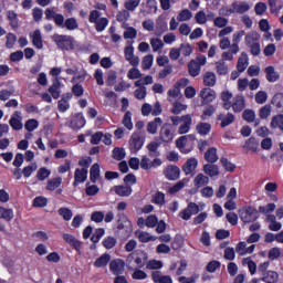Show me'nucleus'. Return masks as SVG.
Listing matches in <instances>:
<instances>
[{"label": "nucleus", "mask_w": 283, "mask_h": 283, "mask_svg": "<svg viewBox=\"0 0 283 283\" xmlns=\"http://www.w3.org/2000/svg\"><path fill=\"white\" fill-rule=\"evenodd\" d=\"M243 120H247V123H254L255 122V111L253 109H245L242 114Z\"/></svg>", "instance_id": "680f3d73"}, {"label": "nucleus", "mask_w": 283, "mask_h": 283, "mask_svg": "<svg viewBox=\"0 0 283 283\" xmlns=\"http://www.w3.org/2000/svg\"><path fill=\"white\" fill-rule=\"evenodd\" d=\"M202 67H200V64H198V61L196 60H191L188 63V72L190 74V76H192L193 78H196V76L200 75Z\"/></svg>", "instance_id": "c85d7f7f"}, {"label": "nucleus", "mask_w": 283, "mask_h": 283, "mask_svg": "<svg viewBox=\"0 0 283 283\" xmlns=\"http://www.w3.org/2000/svg\"><path fill=\"white\" fill-rule=\"evenodd\" d=\"M14 218V211L10 208L0 206V219L6 220V222H12Z\"/></svg>", "instance_id": "2f4dec72"}, {"label": "nucleus", "mask_w": 283, "mask_h": 283, "mask_svg": "<svg viewBox=\"0 0 283 283\" xmlns=\"http://www.w3.org/2000/svg\"><path fill=\"white\" fill-rule=\"evenodd\" d=\"M122 123H123L124 127H126V129H128L129 132H132V129H134V123H132V112L127 111L125 113Z\"/></svg>", "instance_id": "3c124183"}, {"label": "nucleus", "mask_w": 283, "mask_h": 283, "mask_svg": "<svg viewBox=\"0 0 283 283\" xmlns=\"http://www.w3.org/2000/svg\"><path fill=\"white\" fill-rule=\"evenodd\" d=\"M10 127L14 129V132H21L23 129V123H21V113L15 111L9 120Z\"/></svg>", "instance_id": "2eb2a0df"}, {"label": "nucleus", "mask_w": 283, "mask_h": 283, "mask_svg": "<svg viewBox=\"0 0 283 283\" xmlns=\"http://www.w3.org/2000/svg\"><path fill=\"white\" fill-rule=\"evenodd\" d=\"M261 280L265 283H276L280 280V274H277V272L275 271L269 270L263 274V277Z\"/></svg>", "instance_id": "c9c22d12"}, {"label": "nucleus", "mask_w": 283, "mask_h": 283, "mask_svg": "<svg viewBox=\"0 0 283 283\" xmlns=\"http://www.w3.org/2000/svg\"><path fill=\"white\" fill-rule=\"evenodd\" d=\"M101 178V165L98 163L94 164L90 169V180L94 185H96V181Z\"/></svg>", "instance_id": "72a5a7b5"}, {"label": "nucleus", "mask_w": 283, "mask_h": 283, "mask_svg": "<svg viewBox=\"0 0 283 283\" xmlns=\"http://www.w3.org/2000/svg\"><path fill=\"white\" fill-rule=\"evenodd\" d=\"M85 116L83 115V113H76L70 124L69 127H71V129H73V132H78V129H83V127H85Z\"/></svg>", "instance_id": "1a4fd4ad"}, {"label": "nucleus", "mask_w": 283, "mask_h": 283, "mask_svg": "<svg viewBox=\"0 0 283 283\" xmlns=\"http://www.w3.org/2000/svg\"><path fill=\"white\" fill-rule=\"evenodd\" d=\"M52 171L45 167H41L38 172H36V178L38 180H40L41 182H43V180H46V178H50Z\"/></svg>", "instance_id": "09e8293b"}, {"label": "nucleus", "mask_w": 283, "mask_h": 283, "mask_svg": "<svg viewBox=\"0 0 283 283\" xmlns=\"http://www.w3.org/2000/svg\"><path fill=\"white\" fill-rule=\"evenodd\" d=\"M164 176L167 180H178L180 178V168L176 165H168L164 169Z\"/></svg>", "instance_id": "9b49d317"}, {"label": "nucleus", "mask_w": 283, "mask_h": 283, "mask_svg": "<svg viewBox=\"0 0 283 283\" xmlns=\"http://www.w3.org/2000/svg\"><path fill=\"white\" fill-rule=\"evenodd\" d=\"M59 216L63 217V220H65L66 222H70V220H72V217L74 216L72 213V210H70V208H65L62 207L57 210Z\"/></svg>", "instance_id": "5fc2aeb1"}, {"label": "nucleus", "mask_w": 283, "mask_h": 283, "mask_svg": "<svg viewBox=\"0 0 283 283\" xmlns=\"http://www.w3.org/2000/svg\"><path fill=\"white\" fill-rule=\"evenodd\" d=\"M151 65H154V55L148 54L144 56L142 61L143 70H151Z\"/></svg>", "instance_id": "13d9d810"}, {"label": "nucleus", "mask_w": 283, "mask_h": 283, "mask_svg": "<svg viewBox=\"0 0 283 283\" xmlns=\"http://www.w3.org/2000/svg\"><path fill=\"white\" fill-rule=\"evenodd\" d=\"M63 240L64 242H66V244L70 245L71 249H74L75 251H77V253H81L82 243L78 239H76V237L70 233H64Z\"/></svg>", "instance_id": "ddd939ff"}, {"label": "nucleus", "mask_w": 283, "mask_h": 283, "mask_svg": "<svg viewBox=\"0 0 283 283\" xmlns=\"http://www.w3.org/2000/svg\"><path fill=\"white\" fill-rule=\"evenodd\" d=\"M107 25H109V20H107V18H99L95 23V30L96 32H104Z\"/></svg>", "instance_id": "603ef678"}, {"label": "nucleus", "mask_w": 283, "mask_h": 283, "mask_svg": "<svg viewBox=\"0 0 283 283\" xmlns=\"http://www.w3.org/2000/svg\"><path fill=\"white\" fill-rule=\"evenodd\" d=\"M197 213H200V206L196 202H190L187 208L179 213V217L181 220H191V216H197Z\"/></svg>", "instance_id": "0eeeda50"}, {"label": "nucleus", "mask_w": 283, "mask_h": 283, "mask_svg": "<svg viewBox=\"0 0 283 283\" xmlns=\"http://www.w3.org/2000/svg\"><path fill=\"white\" fill-rule=\"evenodd\" d=\"M160 147V144L158 142H150L146 148L148 149V156L149 158H160V150H158Z\"/></svg>", "instance_id": "4be33fe9"}, {"label": "nucleus", "mask_w": 283, "mask_h": 283, "mask_svg": "<svg viewBox=\"0 0 283 283\" xmlns=\"http://www.w3.org/2000/svg\"><path fill=\"white\" fill-rule=\"evenodd\" d=\"M163 165V159L155 158L153 161L149 160V157L143 156L139 161V166L144 171H149V169H158Z\"/></svg>", "instance_id": "423d86ee"}, {"label": "nucleus", "mask_w": 283, "mask_h": 283, "mask_svg": "<svg viewBox=\"0 0 283 283\" xmlns=\"http://www.w3.org/2000/svg\"><path fill=\"white\" fill-rule=\"evenodd\" d=\"M109 271L113 275H123L125 271V261L122 259H115L109 262Z\"/></svg>", "instance_id": "f8f14e48"}, {"label": "nucleus", "mask_w": 283, "mask_h": 283, "mask_svg": "<svg viewBox=\"0 0 283 283\" xmlns=\"http://www.w3.org/2000/svg\"><path fill=\"white\" fill-rule=\"evenodd\" d=\"M149 255L147 254V252L143 250H135L126 258V264H128V266H132L135 262L138 269H143L144 266L147 265Z\"/></svg>", "instance_id": "7ed1b4c3"}, {"label": "nucleus", "mask_w": 283, "mask_h": 283, "mask_svg": "<svg viewBox=\"0 0 283 283\" xmlns=\"http://www.w3.org/2000/svg\"><path fill=\"white\" fill-rule=\"evenodd\" d=\"M116 238L114 237H106L104 238V240L102 241V245L104 247V249H114V247H116Z\"/></svg>", "instance_id": "bf43d9fd"}, {"label": "nucleus", "mask_w": 283, "mask_h": 283, "mask_svg": "<svg viewBox=\"0 0 283 283\" xmlns=\"http://www.w3.org/2000/svg\"><path fill=\"white\" fill-rule=\"evenodd\" d=\"M239 218L244 224H251L260 218V210L252 206H243L239 210Z\"/></svg>", "instance_id": "f03ea898"}, {"label": "nucleus", "mask_w": 283, "mask_h": 283, "mask_svg": "<svg viewBox=\"0 0 283 283\" xmlns=\"http://www.w3.org/2000/svg\"><path fill=\"white\" fill-rule=\"evenodd\" d=\"M49 93L51 94L52 98H54V101L61 98V82H59V80H55L49 87Z\"/></svg>", "instance_id": "c756f323"}, {"label": "nucleus", "mask_w": 283, "mask_h": 283, "mask_svg": "<svg viewBox=\"0 0 283 283\" xmlns=\"http://www.w3.org/2000/svg\"><path fill=\"white\" fill-rule=\"evenodd\" d=\"M85 180H87V169L76 168L74 172L73 187H78V185L85 182Z\"/></svg>", "instance_id": "dca6fc26"}, {"label": "nucleus", "mask_w": 283, "mask_h": 283, "mask_svg": "<svg viewBox=\"0 0 283 283\" xmlns=\"http://www.w3.org/2000/svg\"><path fill=\"white\" fill-rule=\"evenodd\" d=\"M244 107H247V101L244 99V96L237 95L234 97V102L232 103V109L234 114H240V112L244 111Z\"/></svg>", "instance_id": "6ab92c4d"}, {"label": "nucleus", "mask_w": 283, "mask_h": 283, "mask_svg": "<svg viewBox=\"0 0 283 283\" xmlns=\"http://www.w3.org/2000/svg\"><path fill=\"white\" fill-rule=\"evenodd\" d=\"M217 120H220V127L224 129V127H229V125H232V123H235V115L233 113H228L227 115L224 114H219L217 116Z\"/></svg>", "instance_id": "f3484780"}, {"label": "nucleus", "mask_w": 283, "mask_h": 283, "mask_svg": "<svg viewBox=\"0 0 283 283\" xmlns=\"http://www.w3.org/2000/svg\"><path fill=\"white\" fill-rule=\"evenodd\" d=\"M271 103L279 109V112H283V93H276L272 97Z\"/></svg>", "instance_id": "37998d69"}, {"label": "nucleus", "mask_w": 283, "mask_h": 283, "mask_svg": "<svg viewBox=\"0 0 283 283\" xmlns=\"http://www.w3.org/2000/svg\"><path fill=\"white\" fill-rule=\"evenodd\" d=\"M46 21H54L55 25H63V22L65 21V17L62 13H56L54 9L48 8L44 11Z\"/></svg>", "instance_id": "9d476101"}, {"label": "nucleus", "mask_w": 283, "mask_h": 283, "mask_svg": "<svg viewBox=\"0 0 283 283\" xmlns=\"http://www.w3.org/2000/svg\"><path fill=\"white\" fill-rule=\"evenodd\" d=\"M163 125V118L156 117L153 122H149L147 124V132L148 134H157L158 133V127Z\"/></svg>", "instance_id": "4c0bfd02"}, {"label": "nucleus", "mask_w": 283, "mask_h": 283, "mask_svg": "<svg viewBox=\"0 0 283 283\" xmlns=\"http://www.w3.org/2000/svg\"><path fill=\"white\" fill-rule=\"evenodd\" d=\"M271 129H280L283 132V114L274 115L270 123Z\"/></svg>", "instance_id": "473e14b6"}, {"label": "nucleus", "mask_w": 283, "mask_h": 283, "mask_svg": "<svg viewBox=\"0 0 283 283\" xmlns=\"http://www.w3.org/2000/svg\"><path fill=\"white\" fill-rule=\"evenodd\" d=\"M161 268H163V261L153 259L146 262V269H148V271H158Z\"/></svg>", "instance_id": "8fccbe9b"}, {"label": "nucleus", "mask_w": 283, "mask_h": 283, "mask_svg": "<svg viewBox=\"0 0 283 283\" xmlns=\"http://www.w3.org/2000/svg\"><path fill=\"white\" fill-rule=\"evenodd\" d=\"M125 156H127V154L125 153V148L115 147L113 149L114 160H125Z\"/></svg>", "instance_id": "6e6d98bb"}, {"label": "nucleus", "mask_w": 283, "mask_h": 283, "mask_svg": "<svg viewBox=\"0 0 283 283\" xmlns=\"http://www.w3.org/2000/svg\"><path fill=\"white\" fill-rule=\"evenodd\" d=\"M144 145L145 137H143L140 133H133L128 142L130 154H138V151L143 149Z\"/></svg>", "instance_id": "20e7f679"}, {"label": "nucleus", "mask_w": 283, "mask_h": 283, "mask_svg": "<svg viewBox=\"0 0 283 283\" xmlns=\"http://www.w3.org/2000/svg\"><path fill=\"white\" fill-rule=\"evenodd\" d=\"M33 207L43 209V207H48V198L45 197H35L33 199Z\"/></svg>", "instance_id": "774afa93"}, {"label": "nucleus", "mask_w": 283, "mask_h": 283, "mask_svg": "<svg viewBox=\"0 0 283 283\" xmlns=\"http://www.w3.org/2000/svg\"><path fill=\"white\" fill-rule=\"evenodd\" d=\"M265 78L269 83H275L280 81V74L275 72V66L270 65L264 70Z\"/></svg>", "instance_id": "aec40b11"}, {"label": "nucleus", "mask_w": 283, "mask_h": 283, "mask_svg": "<svg viewBox=\"0 0 283 283\" xmlns=\"http://www.w3.org/2000/svg\"><path fill=\"white\" fill-rule=\"evenodd\" d=\"M32 43L38 50H43V38L41 36V30H35L31 35Z\"/></svg>", "instance_id": "e433bc0d"}, {"label": "nucleus", "mask_w": 283, "mask_h": 283, "mask_svg": "<svg viewBox=\"0 0 283 283\" xmlns=\"http://www.w3.org/2000/svg\"><path fill=\"white\" fill-rule=\"evenodd\" d=\"M271 112H272L271 105L266 104L260 108L259 116L262 120H266V118L271 116Z\"/></svg>", "instance_id": "864d4df0"}, {"label": "nucleus", "mask_w": 283, "mask_h": 283, "mask_svg": "<svg viewBox=\"0 0 283 283\" xmlns=\"http://www.w3.org/2000/svg\"><path fill=\"white\" fill-rule=\"evenodd\" d=\"M159 138L163 143H171L175 138L174 126L169 123L164 124L159 132Z\"/></svg>", "instance_id": "39448f33"}, {"label": "nucleus", "mask_w": 283, "mask_h": 283, "mask_svg": "<svg viewBox=\"0 0 283 283\" xmlns=\"http://www.w3.org/2000/svg\"><path fill=\"white\" fill-rule=\"evenodd\" d=\"M53 43L59 48V50L70 52L74 50V36L55 33L51 36Z\"/></svg>", "instance_id": "f257e3e1"}, {"label": "nucleus", "mask_w": 283, "mask_h": 283, "mask_svg": "<svg viewBox=\"0 0 283 283\" xmlns=\"http://www.w3.org/2000/svg\"><path fill=\"white\" fill-rule=\"evenodd\" d=\"M193 17V13L189 11V9H184L181 12L177 15V21H190V19Z\"/></svg>", "instance_id": "052dcab7"}, {"label": "nucleus", "mask_w": 283, "mask_h": 283, "mask_svg": "<svg viewBox=\"0 0 283 283\" xmlns=\"http://www.w3.org/2000/svg\"><path fill=\"white\" fill-rule=\"evenodd\" d=\"M195 187L200 189V187H207L209 185V177L205 176V174H198L193 180Z\"/></svg>", "instance_id": "79ce46f5"}, {"label": "nucleus", "mask_w": 283, "mask_h": 283, "mask_svg": "<svg viewBox=\"0 0 283 283\" xmlns=\"http://www.w3.org/2000/svg\"><path fill=\"white\" fill-rule=\"evenodd\" d=\"M57 28H65L66 30L72 32L74 30H78V21L76 20V18H67L66 20H64V22H62V25H57Z\"/></svg>", "instance_id": "a878e982"}, {"label": "nucleus", "mask_w": 283, "mask_h": 283, "mask_svg": "<svg viewBox=\"0 0 283 283\" xmlns=\"http://www.w3.org/2000/svg\"><path fill=\"white\" fill-rule=\"evenodd\" d=\"M139 242L147 243V242H154L156 240V237L149 234V232L142 231L137 235Z\"/></svg>", "instance_id": "4d7b16f0"}, {"label": "nucleus", "mask_w": 283, "mask_h": 283, "mask_svg": "<svg viewBox=\"0 0 283 283\" xmlns=\"http://www.w3.org/2000/svg\"><path fill=\"white\" fill-rule=\"evenodd\" d=\"M271 14H280V11L283 10V0H268Z\"/></svg>", "instance_id": "cd10ccee"}, {"label": "nucleus", "mask_w": 283, "mask_h": 283, "mask_svg": "<svg viewBox=\"0 0 283 283\" xmlns=\"http://www.w3.org/2000/svg\"><path fill=\"white\" fill-rule=\"evenodd\" d=\"M217 82L216 73L208 71L203 74V85L206 87H214Z\"/></svg>", "instance_id": "b1692460"}, {"label": "nucleus", "mask_w": 283, "mask_h": 283, "mask_svg": "<svg viewBox=\"0 0 283 283\" xmlns=\"http://www.w3.org/2000/svg\"><path fill=\"white\" fill-rule=\"evenodd\" d=\"M103 235H105V228L95 229L93 235L91 237V242H93V244H98Z\"/></svg>", "instance_id": "de8ad7c7"}, {"label": "nucleus", "mask_w": 283, "mask_h": 283, "mask_svg": "<svg viewBox=\"0 0 283 283\" xmlns=\"http://www.w3.org/2000/svg\"><path fill=\"white\" fill-rule=\"evenodd\" d=\"M150 45L153 48V52H158V50H163V48H165V43H163V40L158 38L150 39Z\"/></svg>", "instance_id": "e2e57ef3"}, {"label": "nucleus", "mask_w": 283, "mask_h": 283, "mask_svg": "<svg viewBox=\"0 0 283 283\" xmlns=\"http://www.w3.org/2000/svg\"><path fill=\"white\" fill-rule=\"evenodd\" d=\"M38 127L39 120L35 118L28 119L24 124V129H27V132H34V129H36Z\"/></svg>", "instance_id": "0e129e2a"}, {"label": "nucleus", "mask_w": 283, "mask_h": 283, "mask_svg": "<svg viewBox=\"0 0 283 283\" xmlns=\"http://www.w3.org/2000/svg\"><path fill=\"white\" fill-rule=\"evenodd\" d=\"M203 172L206 174V176L214 178V176H220V168L218 167V165L206 164L203 165Z\"/></svg>", "instance_id": "393cba45"}, {"label": "nucleus", "mask_w": 283, "mask_h": 283, "mask_svg": "<svg viewBox=\"0 0 283 283\" xmlns=\"http://www.w3.org/2000/svg\"><path fill=\"white\" fill-rule=\"evenodd\" d=\"M62 184H63V178L55 177L48 180L45 189L46 191H56V189H59V187H61Z\"/></svg>", "instance_id": "7c9ffc66"}, {"label": "nucleus", "mask_w": 283, "mask_h": 283, "mask_svg": "<svg viewBox=\"0 0 283 283\" xmlns=\"http://www.w3.org/2000/svg\"><path fill=\"white\" fill-rule=\"evenodd\" d=\"M258 147H260V143H258V139H255V137H250L243 148L248 149L249 151H252L253 154H255V151H258Z\"/></svg>", "instance_id": "a19ab883"}, {"label": "nucleus", "mask_w": 283, "mask_h": 283, "mask_svg": "<svg viewBox=\"0 0 283 283\" xmlns=\"http://www.w3.org/2000/svg\"><path fill=\"white\" fill-rule=\"evenodd\" d=\"M196 169H198V159L195 157L189 158L182 167V171L186 176L193 174Z\"/></svg>", "instance_id": "a211bd4d"}, {"label": "nucleus", "mask_w": 283, "mask_h": 283, "mask_svg": "<svg viewBox=\"0 0 283 283\" xmlns=\"http://www.w3.org/2000/svg\"><path fill=\"white\" fill-rule=\"evenodd\" d=\"M199 96L201 98V105H209V103H213L216 101V91L211 87H205L200 91Z\"/></svg>", "instance_id": "6e6552de"}, {"label": "nucleus", "mask_w": 283, "mask_h": 283, "mask_svg": "<svg viewBox=\"0 0 283 283\" xmlns=\"http://www.w3.org/2000/svg\"><path fill=\"white\" fill-rule=\"evenodd\" d=\"M114 191L116 196H119L120 198H129L132 196L133 189L132 186H115Z\"/></svg>", "instance_id": "412c9836"}, {"label": "nucleus", "mask_w": 283, "mask_h": 283, "mask_svg": "<svg viewBox=\"0 0 283 283\" xmlns=\"http://www.w3.org/2000/svg\"><path fill=\"white\" fill-rule=\"evenodd\" d=\"M151 202L153 205H158L159 207H163V205H165V192L157 191L155 195H153Z\"/></svg>", "instance_id": "49530a36"}, {"label": "nucleus", "mask_w": 283, "mask_h": 283, "mask_svg": "<svg viewBox=\"0 0 283 283\" xmlns=\"http://www.w3.org/2000/svg\"><path fill=\"white\" fill-rule=\"evenodd\" d=\"M249 67V56L247 53H242L238 60L237 70L238 72L242 73Z\"/></svg>", "instance_id": "ea45409f"}, {"label": "nucleus", "mask_w": 283, "mask_h": 283, "mask_svg": "<svg viewBox=\"0 0 283 283\" xmlns=\"http://www.w3.org/2000/svg\"><path fill=\"white\" fill-rule=\"evenodd\" d=\"M191 138V140H196V136L193 135H184L176 139V146L178 149H185L187 147V140Z\"/></svg>", "instance_id": "c03bdc74"}, {"label": "nucleus", "mask_w": 283, "mask_h": 283, "mask_svg": "<svg viewBox=\"0 0 283 283\" xmlns=\"http://www.w3.org/2000/svg\"><path fill=\"white\" fill-rule=\"evenodd\" d=\"M111 260H112V255L104 253L95 260L94 266L96 269H103V266H107V264H109Z\"/></svg>", "instance_id": "f704fd0d"}, {"label": "nucleus", "mask_w": 283, "mask_h": 283, "mask_svg": "<svg viewBox=\"0 0 283 283\" xmlns=\"http://www.w3.org/2000/svg\"><path fill=\"white\" fill-rule=\"evenodd\" d=\"M221 165L226 169V171H235V164L229 161L227 157H221Z\"/></svg>", "instance_id": "338daca9"}, {"label": "nucleus", "mask_w": 283, "mask_h": 283, "mask_svg": "<svg viewBox=\"0 0 283 283\" xmlns=\"http://www.w3.org/2000/svg\"><path fill=\"white\" fill-rule=\"evenodd\" d=\"M197 132L200 134V136H207L211 132V124L200 122L197 125Z\"/></svg>", "instance_id": "a18cd8bd"}, {"label": "nucleus", "mask_w": 283, "mask_h": 283, "mask_svg": "<svg viewBox=\"0 0 283 283\" xmlns=\"http://www.w3.org/2000/svg\"><path fill=\"white\" fill-rule=\"evenodd\" d=\"M255 43H260V33H258L256 31L247 33L245 45H255Z\"/></svg>", "instance_id": "58836bf2"}, {"label": "nucleus", "mask_w": 283, "mask_h": 283, "mask_svg": "<svg viewBox=\"0 0 283 283\" xmlns=\"http://www.w3.org/2000/svg\"><path fill=\"white\" fill-rule=\"evenodd\" d=\"M7 19L12 30H19V14H17L14 10L7 11Z\"/></svg>", "instance_id": "5701e85b"}, {"label": "nucleus", "mask_w": 283, "mask_h": 283, "mask_svg": "<svg viewBox=\"0 0 283 283\" xmlns=\"http://www.w3.org/2000/svg\"><path fill=\"white\" fill-rule=\"evenodd\" d=\"M34 171H36V163H32L31 165L24 167L22 169V175L24 176V178H30V176H32Z\"/></svg>", "instance_id": "69168bd1"}, {"label": "nucleus", "mask_w": 283, "mask_h": 283, "mask_svg": "<svg viewBox=\"0 0 283 283\" xmlns=\"http://www.w3.org/2000/svg\"><path fill=\"white\" fill-rule=\"evenodd\" d=\"M218 148L211 147L205 153V160H207V163L214 165V163H218Z\"/></svg>", "instance_id": "bb28decb"}, {"label": "nucleus", "mask_w": 283, "mask_h": 283, "mask_svg": "<svg viewBox=\"0 0 283 283\" xmlns=\"http://www.w3.org/2000/svg\"><path fill=\"white\" fill-rule=\"evenodd\" d=\"M181 120L182 124L179 126L178 134H189V129H191V124L193 123L191 115H182Z\"/></svg>", "instance_id": "4468645a"}]
</instances>
